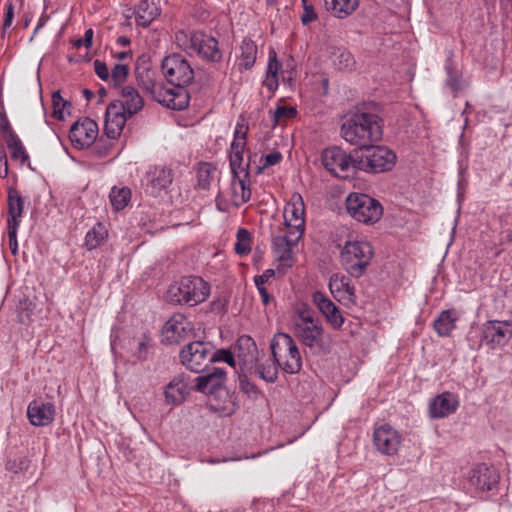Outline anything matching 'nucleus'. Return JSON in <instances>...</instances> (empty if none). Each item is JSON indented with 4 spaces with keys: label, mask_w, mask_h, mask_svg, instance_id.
Segmentation results:
<instances>
[{
    "label": "nucleus",
    "mask_w": 512,
    "mask_h": 512,
    "mask_svg": "<svg viewBox=\"0 0 512 512\" xmlns=\"http://www.w3.org/2000/svg\"><path fill=\"white\" fill-rule=\"evenodd\" d=\"M341 137L359 150L382 139L383 121L362 107L348 113L340 128Z\"/></svg>",
    "instance_id": "f257e3e1"
},
{
    "label": "nucleus",
    "mask_w": 512,
    "mask_h": 512,
    "mask_svg": "<svg viewBox=\"0 0 512 512\" xmlns=\"http://www.w3.org/2000/svg\"><path fill=\"white\" fill-rule=\"evenodd\" d=\"M195 389L209 395V406L222 416H231L238 408L236 397L225 389L226 371L214 368L212 372L198 376Z\"/></svg>",
    "instance_id": "f03ea898"
},
{
    "label": "nucleus",
    "mask_w": 512,
    "mask_h": 512,
    "mask_svg": "<svg viewBox=\"0 0 512 512\" xmlns=\"http://www.w3.org/2000/svg\"><path fill=\"white\" fill-rule=\"evenodd\" d=\"M167 81L173 86L161 89L157 97L162 105L173 110H183L189 104V94L186 86L192 83L194 71L192 66H171L167 71H161Z\"/></svg>",
    "instance_id": "7ed1b4c3"
},
{
    "label": "nucleus",
    "mask_w": 512,
    "mask_h": 512,
    "mask_svg": "<svg viewBox=\"0 0 512 512\" xmlns=\"http://www.w3.org/2000/svg\"><path fill=\"white\" fill-rule=\"evenodd\" d=\"M209 294V284L201 277L186 276L169 286L167 299L176 304L192 307L204 302Z\"/></svg>",
    "instance_id": "20e7f679"
},
{
    "label": "nucleus",
    "mask_w": 512,
    "mask_h": 512,
    "mask_svg": "<svg viewBox=\"0 0 512 512\" xmlns=\"http://www.w3.org/2000/svg\"><path fill=\"white\" fill-rule=\"evenodd\" d=\"M295 337L313 353H320L326 350L324 342V328L318 318L313 313L304 308L298 311V315L293 320Z\"/></svg>",
    "instance_id": "39448f33"
},
{
    "label": "nucleus",
    "mask_w": 512,
    "mask_h": 512,
    "mask_svg": "<svg viewBox=\"0 0 512 512\" xmlns=\"http://www.w3.org/2000/svg\"><path fill=\"white\" fill-rule=\"evenodd\" d=\"M373 257L372 245L362 240L347 241L340 252L343 268L354 278H359L366 272Z\"/></svg>",
    "instance_id": "423d86ee"
},
{
    "label": "nucleus",
    "mask_w": 512,
    "mask_h": 512,
    "mask_svg": "<svg viewBox=\"0 0 512 512\" xmlns=\"http://www.w3.org/2000/svg\"><path fill=\"white\" fill-rule=\"evenodd\" d=\"M272 357L287 374H297L302 369V356L297 343L287 333H276L270 343Z\"/></svg>",
    "instance_id": "0eeeda50"
},
{
    "label": "nucleus",
    "mask_w": 512,
    "mask_h": 512,
    "mask_svg": "<svg viewBox=\"0 0 512 512\" xmlns=\"http://www.w3.org/2000/svg\"><path fill=\"white\" fill-rule=\"evenodd\" d=\"M357 151V169L369 173L390 171L396 163V154L386 146L371 144Z\"/></svg>",
    "instance_id": "6e6552de"
},
{
    "label": "nucleus",
    "mask_w": 512,
    "mask_h": 512,
    "mask_svg": "<svg viewBox=\"0 0 512 512\" xmlns=\"http://www.w3.org/2000/svg\"><path fill=\"white\" fill-rule=\"evenodd\" d=\"M346 210L353 219L366 225L378 222L383 214L381 203L364 193H351L346 198Z\"/></svg>",
    "instance_id": "1a4fd4ad"
},
{
    "label": "nucleus",
    "mask_w": 512,
    "mask_h": 512,
    "mask_svg": "<svg viewBox=\"0 0 512 512\" xmlns=\"http://www.w3.org/2000/svg\"><path fill=\"white\" fill-rule=\"evenodd\" d=\"M323 166L333 175L347 178L350 172L357 169V151L348 154L339 147H330L323 150L321 155Z\"/></svg>",
    "instance_id": "9d476101"
},
{
    "label": "nucleus",
    "mask_w": 512,
    "mask_h": 512,
    "mask_svg": "<svg viewBox=\"0 0 512 512\" xmlns=\"http://www.w3.org/2000/svg\"><path fill=\"white\" fill-rule=\"evenodd\" d=\"M211 350L209 342L193 341L181 349L179 357L187 369L199 373L210 363Z\"/></svg>",
    "instance_id": "9b49d317"
},
{
    "label": "nucleus",
    "mask_w": 512,
    "mask_h": 512,
    "mask_svg": "<svg viewBox=\"0 0 512 512\" xmlns=\"http://www.w3.org/2000/svg\"><path fill=\"white\" fill-rule=\"evenodd\" d=\"M512 337V321H486L481 328V341L473 348L479 349L482 342L491 348L503 347Z\"/></svg>",
    "instance_id": "f8f14e48"
},
{
    "label": "nucleus",
    "mask_w": 512,
    "mask_h": 512,
    "mask_svg": "<svg viewBox=\"0 0 512 512\" xmlns=\"http://www.w3.org/2000/svg\"><path fill=\"white\" fill-rule=\"evenodd\" d=\"M285 225L291 232L302 238L305 231V204L299 193H294L283 212Z\"/></svg>",
    "instance_id": "ddd939ff"
},
{
    "label": "nucleus",
    "mask_w": 512,
    "mask_h": 512,
    "mask_svg": "<svg viewBox=\"0 0 512 512\" xmlns=\"http://www.w3.org/2000/svg\"><path fill=\"white\" fill-rule=\"evenodd\" d=\"M189 50L197 54L203 61L219 62L222 54L218 48V41L203 32L190 34Z\"/></svg>",
    "instance_id": "4468645a"
},
{
    "label": "nucleus",
    "mask_w": 512,
    "mask_h": 512,
    "mask_svg": "<svg viewBox=\"0 0 512 512\" xmlns=\"http://www.w3.org/2000/svg\"><path fill=\"white\" fill-rule=\"evenodd\" d=\"M402 442L399 432L388 424L381 425L374 429L373 444L377 451L383 455H396Z\"/></svg>",
    "instance_id": "2eb2a0df"
},
{
    "label": "nucleus",
    "mask_w": 512,
    "mask_h": 512,
    "mask_svg": "<svg viewBox=\"0 0 512 512\" xmlns=\"http://www.w3.org/2000/svg\"><path fill=\"white\" fill-rule=\"evenodd\" d=\"M192 332L191 323L183 314H174L163 326L162 341L166 344H179L188 339Z\"/></svg>",
    "instance_id": "dca6fc26"
},
{
    "label": "nucleus",
    "mask_w": 512,
    "mask_h": 512,
    "mask_svg": "<svg viewBox=\"0 0 512 512\" xmlns=\"http://www.w3.org/2000/svg\"><path fill=\"white\" fill-rule=\"evenodd\" d=\"M98 135L97 123L89 118L76 121L70 128L69 138L75 147H88Z\"/></svg>",
    "instance_id": "f3484780"
},
{
    "label": "nucleus",
    "mask_w": 512,
    "mask_h": 512,
    "mask_svg": "<svg viewBox=\"0 0 512 512\" xmlns=\"http://www.w3.org/2000/svg\"><path fill=\"white\" fill-rule=\"evenodd\" d=\"M173 171L166 166L151 167L145 174L146 191L153 196H158L161 191L167 189L173 181Z\"/></svg>",
    "instance_id": "a211bd4d"
},
{
    "label": "nucleus",
    "mask_w": 512,
    "mask_h": 512,
    "mask_svg": "<svg viewBox=\"0 0 512 512\" xmlns=\"http://www.w3.org/2000/svg\"><path fill=\"white\" fill-rule=\"evenodd\" d=\"M329 290L333 297L345 306H351L356 303L355 287L351 285L347 276L334 273L329 279Z\"/></svg>",
    "instance_id": "6ab92c4d"
},
{
    "label": "nucleus",
    "mask_w": 512,
    "mask_h": 512,
    "mask_svg": "<svg viewBox=\"0 0 512 512\" xmlns=\"http://www.w3.org/2000/svg\"><path fill=\"white\" fill-rule=\"evenodd\" d=\"M312 300L327 323L334 329H340L343 326L345 319L339 308L324 293L320 291L314 292Z\"/></svg>",
    "instance_id": "aec40b11"
},
{
    "label": "nucleus",
    "mask_w": 512,
    "mask_h": 512,
    "mask_svg": "<svg viewBox=\"0 0 512 512\" xmlns=\"http://www.w3.org/2000/svg\"><path fill=\"white\" fill-rule=\"evenodd\" d=\"M55 406L50 402L33 400L28 404L27 417L31 425L36 427L47 426L55 418Z\"/></svg>",
    "instance_id": "412c9836"
},
{
    "label": "nucleus",
    "mask_w": 512,
    "mask_h": 512,
    "mask_svg": "<svg viewBox=\"0 0 512 512\" xmlns=\"http://www.w3.org/2000/svg\"><path fill=\"white\" fill-rule=\"evenodd\" d=\"M235 355L244 368L250 372L259 360L257 345L249 335H242L238 338Z\"/></svg>",
    "instance_id": "4be33fe9"
},
{
    "label": "nucleus",
    "mask_w": 512,
    "mask_h": 512,
    "mask_svg": "<svg viewBox=\"0 0 512 512\" xmlns=\"http://www.w3.org/2000/svg\"><path fill=\"white\" fill-rule=\"evenodd\" d=\"M120 108V105H115L112 102L106 108L104 131L110 139L120 136L127 119L130 118Z\"/></svg>",
    "instance_id": "5701e85b"
},
{
    "label": "nucleus",
    "mask_w": 512,
    "mask_h": 512,
    "mask_svg": "<svg viewBox=\"0 0 512 512\" xmlns=\"http://www.w3.org/2000/svg\"><path fill=\"white\" fill-rule=\"evenodd\" d=\"M459 406L458 398L451 392H443L432 399L429 405V415L439 419L454 413Z\"/></svg>",
    "instance_id": "b1692460"
},
{
    "label": "nucleus",
    "mask_w": 512,
    "mask_h": 512,
    "mask_svg": "<svg viewBox=\"0 0 512 512\" xmlns=\"http://www.w3.org/2000/svg\"><path fill=\"white\" fill-rule=\"evenodd\" d=\"M136 77L138 84L147 92H149L153 99L162 104V100L157 97L161 89L165 86L158 83L159 73L152 66H136Z\"/></svg>",
    "instance_id": "393cba45"
},
{
    "label": "nucleus",
    "mask_w": 512,
    "mask_h": 512,
    "mask_svg": "<svg viewBox=\"0 0 512 512\" xmlns=\"http://www.w3.org/2000/svg\"><path fill=\"white\" fill-rule=\"evenodd\" d=\"M301 238L297 234L289 231L286 235L273 237L272 247L277 259L288 266L292 265L293 247L296 246Z\"/></svg>",
    "instance_id": "a878e982"
},
{
    "label": "nucleus",
    "mask_w": 512,
    "mask_h": 512,
    "mask_svg": "<svg viewBox=\"0 0 512 512\" xmlns=\"http://www.w3.org/2000/svg\"><path fill=\"white\" fill-rule=\"evenodd\" d=\"M446 87L454 97L464 93L470 86V76L460 66H446Z\"/></svg>",
    "instance_id": "bb28decb"
},
{
    "label": "nucleus",
    "mask_w": 512,
    "mask_h": 512,
    "mask_svg": "<svg viewBox=\"0 0 512 512\" xmlns=\"http://www.w3.org/2000/svg\"><path fill=\"white\" fill-rule=\"evenodd\" d=\"M112 103L115 105H120L121 111H124L126 114H128L129 117H132L138 113L144 106L143 98L139 92L131 86L122 88L120 99L115 100Z\"/></svg>",
    "instance_id": "cd10ccee"
},
{
    "label": "nucleus",
    "mask_w": 512,
    "mask_h": 512,
    "mask_svg": "<svg viewBox=\"0 0 512 512\" xmlns=\"http://www.w3.org/2000/svg\"><path fill=\"white\" fill-rule=\"evenodd\" d=\"M24 203L20 192L14 187H9L7 190V225L20 226Z\"/></svg>",
    "instance_id": "c85d7f7f"
},
{
    "label": "nucleus",
    "mask_w": 512,
    "mask_h": 512,
    "mask_svg": "<svg viewBox=\"0 0 512 512\" xmlns=\"http://www.w3.org/2000/svg\"><path fill=\"white\" fill-rule=\"evenodd\" d=\"M496 482L494 472L485 464L477 465L469 473V483L478 491H489Z\"/></svg>",
    "instance_id": "c756f323"
},
{
    "label": "nucleus",
    "mask_w": 512,
    "mask_h": 512,
    "mask_svg": "<svg viewBox=\"0 0 512 512\" xmlns=\"http://www.w3.org/2000/svg\"><path fill=\"white\" fill-rule=\"evenodd\" d=\"M241 172H243V175L232 177L231 181V200L237 207L248 202L251 198V189L247 183L249 172L246 169H242Z\"/></svg>",
    "instance_id": "7c9ffc66"
},
{
    "label": "nucleus",
    "mask_w": 512,
    "mask_h": 512,
    "mask_svg": "<svg viewBox=\"0 0 512 512\" xmlns=\"http://www.w3.org/2000/svg\"><path fill=\"white\" fill-rule=\"evenodd\" d=\"M156 0H142L136 7V23L147 27L161 14V9Z\"/></svg>",
    "instance_id": "2f4dec72"
},
{
    "label": "nucleus",
    "mask_w": 512,
    "mask_h": 512,
    "mask_svg": "<svg viewBox=\"0 0 512 512\" xmlns=\"http://www.w3.org/2000/svg\"><path fill=\"white\" fill-rule=\"evenodd\" d=\"M108 67L109 66H94L95 73L100 79L107 81L114 86H118L125 82L129 74V66H113L111 71Z\"/></svg>",
    "instance_id": "473e14b6"
},
{
    "label": "nucleus",
    "mask_w": 512,
    "mask_h": 512,
    "mask_svg": "<svg viewBox=\"0 0 512 512\" xmlns=\"http://www.w3.org/2000/svg\"><path fill=\"white\" fill-rule=\"evenodd\" d=\"M457 316L453 310H444L434 321V329L441 337L450 336L456 328Z\"/></svg>",
    "instance_id": "72a5a7b5"
},
{
    "label": "nucleus",
    "mask_w": 512,
    "mask_h": 512,
    "mask_svg": "<svg viewBox=\"0 0 512 512\" xmlns=\"http://www.w3.org/2000/svg\"><path fill=\"white\" fill-rule=\"evenodd\" d=\"M324 3L326 9L338 18L349 16L359 5L358 0H324Z\"/></svg>",
    "instance_id": "f704fd0d"
},
{
    "label": "nucleus",
    "mask_w": 512,
    "mask_h": 512,
    "mask_svg": "<svg viewBox=\"0 0 512 512\" xmlns=\"http://www.w3.org/2000/svg\"><path fill=\"white\" fill-rule=\"evenodd\" d=\"M165 398L168 403L180 404L188 394L187 385L181 379H173L165 389Z\"/></svg>",
    "instance_id": "c9c22d12"
},
{
    "label": "nucleus",
    "mask_w": 512,
    "mask_h": 512,
    "mask_svg": "<svg viewBox=\"0 0 512 512\" xmlns=\"http://www.w3.org/2000/svg\"><path fill=\"white\" fill-rule=\"evenodd\" d=\"M278 364L275 359L267 358L263 362H256L253 366L252 371L255 372L261 379L267 382H275L278 375Z\"/></svg>",
    "instance_id": "e433bc0d"
},
{
    "label": "nucleus",
    "mask_w": 512,
    "mask_h": 512,
    "mask_svg": "<svg viewBox=\"0 0 512 512\" xmlns=\"http://www.w3.org/2000/svg\"><path fill=\"white\" fill-rule=\"evenodd\" d=\"M217 174V168L211 163L202 162L197 167L196 188L207 191Z\"/></svg>",
    "instance_id": "4c0bfd02"
},
{
    "label": "nucleus",
    "mask_w": 512,
    "mask_h": 512,
    "mask_svg": "<svg viewBox=\"0 0 512 512\" xmlns=\"http://www.w3.org/2000/svg\"><path fill=\"white\" fill-rule=\"evenodd\" d=\"M108 236L106 227L101 223H96L85 236V246L89 249H95L102 245Z\"/></svg>",
    "instance_id": "58836bf2"
},
{
    "label": "nucleus",
    "mask_w": 512,
    "mask_h": 512,
    "mask_svg": "<svg viewBox=\"0 0 512 512\" xmlns=\"http://www.w3.org/2000/svg\"><path fill=\"white\" fill-rule=\"evenodd\" d=\"M281 66H267L263 88L267 90V98L271 99L279 86V68Z\"/></svg>",
    "instance_id": "ea45409f"
},
{
    "label": "nucleus",
    "mask_w": 512,
    "mask_h": 512,
    "mask_svg": "<svg viewBox=\"0 0 512 512\" xmlns=\"http://www.w3.org/2000/svg\"><path fill=\"white\" fill-rule=\"evenodd\" d=\"M234 251L239 256H245L251 251V235L245 228H239L236 234Z\"/></svg>",
    "instance_id": "a19ab883"
},
{
    "label": "nucleus",
    "mask_w": 512,
    "mask_h": 512,
    "mask_svg": "<svg viewBox=\"0 0 512 512\" xmlns=\"http://www.w3.org/2000/svg\"><path fill=\"white\" fill-rule=\"evenodd\" d=\"M131 191L129 188H112L109 198L113 208L117 211L125 208L130 200Z\"/></svg>",
    "instance_id": "79ce46f5"
},
{
    "label": "nucleus",
    "mask_w": 512,
    "mask_h": 512,
    "mask_svg": "<svg viewBox=\"0 0 512 512\" xmlns=\"http://www.w3.org/2000/svg\"><path fill=\"white\" fill-rule=\"evenodd\" d=\"M5 142L7 144L8 149L11 152L12 160L25 163L29 159V156L26 150L24 149L21 140L17 135L13 136L12 140L9 138L6 139Z\"/></svg>",
    "instance_id": "37998d69"
},
{
    "label": "nucleus",
    "mask_w": 512,
    "mask_h": 512,
    "mask_svg": "<svg viewBox=\"0 0 512 512\" xmlns=\"http://www.w3.org/2000/svg\"><path fill=\"white\" fill-rule=\"evenodd\" d=\"M248 130V123L245 117L241 115L235 127L234 139L231 143V147L245 148Z\"/></svg>",
    "instance_id": "c03bdc74"
},
{
    "label": "nucleus",
    "mask_w": 512,
    "mask_h": 512,
    "mask_svg": "<svg viewBox=\"0 0 512 512\" xmlns=\"http://www.w3.org/2000/svg\"><path fill=\"white\" fill-rule=\"evenodd\" d=\"M243 151L244 148L231 147L230 168L233 177L243 175V172H241L242 169H246L248 171L249 165L242 167Z\"/></svg>",
    "instance_id": "a18cd8bd"
},
{
    "label": "nucleus",
    "mask_w": 512,
    "mask_h": 512,
    "mask_svg": "<svg viewBox=\"0 0 512 512\" xmlns=\"http://www.w3.org/2000/svg\"><path fill=\"white\" fill-rule=\"evenodd\" d=\"M240 51V64H255L257 56V46L253 41L247 39L243 40L240 46Z\"/></svg>",
    "instance_id": "49530a36"
},
{
    "label": "nucleus",
    "mask_w": 512,
    "mask_h": 512,
    "mask_svg": "<svg viewBox=\"0 0 512 512\" xmlns=\"http://www.w3.org/2000/svg\"><path fill=\"white\" fill-rule=\"evenodd\" d=\"M329 61L332 64H343V63H350L355 62L353 59L352 54L344 47H334L332 48L330 55H329Z\"/></svg>",
    "instance_id": "de8ad7c7"
},
{
    "label": "nucleus",
    "mask_w": 512,
    "mask_h": 512,
    "mask_svg": "<svg viewBox=\"0 0 512 512\" xmlns=\"http://www.w3.org/2000/svg\"><path fill=\"white\" fill-rule=\"evenodd\" d=\"M52 103H53V117L57 120L64 119V109L66 106L70 107V103L65 101L59 91H56L52 95Z\"/></svg>",
    "instance_id": "09e8293b"
},
{
    "label": "nucleus",
    "mask_w": 512,
    "mask_h": 512,
    "mask_svg": "<svg viewBox=\"0 0 512 512\" xmlns=\"http://www.w3.org/2000/svg\"><path fill=\"white\" fill-rule=\"evenodd\" d=\"M223 361L229 364L232 367H235L236 360L234 355L226 349H218L215 352H213V349L211 350V356H210V363L211 362H219Z\"/></svg>",
    "instance_id": "8fccbe9b"
},
{
    "label": "nucleus",
    "mask_w": 512,
    "mask_h": 512,
    "mask_svg": "<svg viewBox=\"0 0 512 512\" xmlns=\"http://www.w3.org/2000/svg\"><path fill=\"white\" fill-rule=\"evenodd\" d=\"M297 111L294 107L278 106L273 113V121L278 124L286 119L295 117Z\"/></svg>",
    "instance_id": "3c124183"
},
{
    "label": "nucleus",
    "mask_w": 512,
    "mask_h": 512,
    "mask_svg": "<svg viewBox=\"0 0 512 512\" xmlns=\"http://www.w3.org/2000/svg\"><path fill=\"white\" fill-rule=\"evenodd\" d=\"M303 7V14L301 15V22L303 25H308L309 23L317 20L318 15L314 10L312 4L309 3L308 0H301Z\"/></svg>",
    "instance_id": "603ef678"
},
{
    "label": "nucleus",
    "mask_w": 512,
    "mask_h": 512,
    "mask_svg": "<svg viewBox=\"0 0 512 512\" xmlns=\"http://www.w3.org/2000/svg\"><path fill=\"white\" fill-rule=\"evenodd\" d=\"M6 468L7 470L17 474L29 468V460L25 457H22L18 460L8 461Z\"/></svg>",
    "instance_id": "864d4df0"
},
{
    "label": "nucleus",
    "mask_w": 512,
    "mask_h": 512,
    "mask_svg": "<svg viewBox=\"0 0 512 512\" xmlns=\"http://www.w3.org/2000/svg\"><path fill=\"white\" fill-rule=\"evenodd\" d=\"M0 131L2 133L4 140H6L8 138L12 140L13 136L17 135L13 131V129L10 125V122L5 113L0 114Z\"/></svg>",
    "instance_id": "5fc2aeb1"
},
{
    "label": "nucleus",
    "mask_w": 512,
    "mask_h": 512,
    "mask_svg": "<svg viewBox=\"0 0 512 512\" xmlns=\"http://www.w3.org/2000/svg\"><path fill=\"white\" fill-rule=\"evenodd\" d=\"M282 160V154L279 151H273L264 157V163L257 168V172L261 173L264 168L278 164Z\"/></svg>",
    "instance_id": "6e6d98bb"
},
{
    "label": "nucleus",
    "mask_w": 512,
    "mask_h": 512,
    "mask_svg": "<svg viewBox=\"0 0 512 512\" xmlns=\"http://www.w3.org/2000/svg\"><path fill=\"white\" fill-rule=\"evenodd\" d=\"M18 228H19V226L7 225L9 247H10L11 253L13 255H16L18 252V243H17Z\"/></svg>",
    "instance_id": "4d7b16f0"
},
{
    "label": "nucleus",
    "mask_w": 512,
    "mask_h": 512,
    "mask_svg": "<svg viewBox=\"0 0 512 512\" xmlns=\"http://www.w3.org/2000/svg\"><path fill=\"white\" fill-rule=\"evenodd\" d=\"M149 342H150V339H149V338H147V337H144V339H143V340H141V341L138 343L137 350H136V352L134 353V356H135L138 360H145V359L147 358Z\"/></svg>",
    "instance_id": "13d9d810"
},
{
    "label": "nucleus",
    "mask_w": 512,
    "mask_h": 512,
    "mask_svg": "<svg viewBox=\"0 0 512 512\" xmlns=\"http://www.w3.org/2000/svg\"><path fill=\"white\" fill-rule=\"evenodd\" d=\"M239 385H240L241 391L244 392L245 394H248V395H257L258 394V388L256 387V385L253 384L252 382H250L245 377L240 378Z\"/></svg>",
    "instance_id": "bf43d9fd"
},
{
    "label": "nucleus",
    "mask_w": 512,
    "mask_h": 512,
    "mask_svg": "<svg viewBox=\"0 0 512 512\" xmlns=\"http://www.w3.org/2000/svg\"><path fill=\"white\" fill-rule=\"evenodd\" d=\"M274 275L275 272L273 269H267L261 275H257L254 277V283L256 286H264V284Z\"/></svg>",
    "instance_id": "052dcab7"
},
{
    "label": "nucleus",
    "mask_w": 512,
    "mask_h": 512,
    "mask_svg": "<svg viewBox=\"0 0 512 512\" xmlns=\"http://www.w3.org/2000/svg\"><path fill=\"white\" fill-rule=\"evenodd\" d=\"M30 306H31V303H29L27 301L21 303L22 311L18 315L19 321L21 323H26L27 321L30 320V316L32 314V309L30 308Z\"/></svg>",
    "instance_id": "680f3d73"
},
{
    "label": "nucleus",
    "mask_w": 512,
    "mask_h": 512,
    "mask_svg": "<svg viewBox=\"0 0 512 512\" xmlns=\"http://www.w3.org/2000/svg\"><path fill=\"white\" fill-rule=\"evenodd\" d=\"M14 18V7L12 2L8 1L6 4V14L3 21V29H7L11 26Z\"/></svg>",
    "instance_id": "e2e57ef3"
},
{
    "label": "nucleus",
    "mask_w": 512,
    "mask_h": 512,
    "mask_svg": "<svg viewBox=\"0 0 512 512\" xmlns=\"http://www.w3.org/2000/svg\"><path fill=\"white\" fill-rule=\"evenodd\" d=\"M161 64H163V65H166V64H188V62L180 54L174 53V54L166 56L162 60Z\"/></svg>",
    "instance_id": "0e129e2a"
},
{
    "label": "nucleus",
    "mask_w": 512,
    "mask_h": 512,
    "mask_svg": "<svg viewBox=\"0 0 512 512\" xmlns=\"http://www.w3.org/2000/svg\"><path fill=\"white\" fill-rule=\"evenodd\" d=\"M175 40L178 45H180V46L183 45L189 49L190 35L187 32H185L184 30H180V31L176 32Z\"/></svg>",
    "instance_id": "69168bd1"
},
{
    "label": "nucleus",
    "mask_w": 512,
    "mask_h": 512,
    "mask_svg": "<svg viewBox=\"0 0 512 512\" xmlns=\"http://www.w3.org/2000/svg\"><path fill=\"white\" fill-rule=\"evenodd\" d=\"M256 287L260 294L262 303L264 305H268L271 302L272 297L269 295L267 289L264 286H256Z\"/></svg>",
    "instance_id": "338daca9"
},
{
    "label": "nucleus",
    "mask_w": 512,
    "mask_h": 512,
    "mask_svg": "<svg viewBox=\"0 0 512 512\" xmlns=\"http://www.w3.org/2000/svg\"><path fill=\"white\" fill-rule=\"evenodd\" d=\"M8 175V160L7 157L4 155L3 157H0V176L2 178L7 177Z\"/></svg>",
    "instance_id": "774afa93"
}]
</instances>
